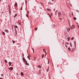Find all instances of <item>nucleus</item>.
Listing matches in <instances>:
<instances>
[{"label":"nucleus","instance_id":"nucleus-17","mask_svg":"<svg viewBox=\"0 0 79 79\" xmlns=\"http://www.w3.org/2000/svg\"><path fill=\"white\" fill-rule=\"evenodd\" d=\"M25 62L26 64V65H27V61H26V60H25Z\"/></svg>","mask_w":79,"mask_h":79},{"label":"nucleus","instance_id":"nucleus-6","mask_svg":"<svg viewBox=\"0 0 79 79\" xmlns=\"http://www.w3.org/2000/svg\"><path fill=\"white\" fill-rule=\"evenodd\" d=\"M17 15H18V14H16L14 16V18H16V17L17 16Z\"/></svg>","mask_w":79,"mask_h":79},{"label":"nucleus","instance_id":"nucleus-41","mask_svg":"<svg viewBox=\"0 0 79 79\" xmlns=\"http://www.w3.org/2000/svg\"><path fill=\"white\" fill-rule=\"evenodd\" d=\"M60 20H62V19H61V18H60Z\"/></svg>","mask_w":79,"mask_h":79},{"label":"nucleus","instance_id":"nucleus-35","mask_svg":"<svg viewBox=\"0 0 79 79\" xmlns=\"http://www.w3.org/2000/svg\"><path fill=\"white\" fill-rule=\"evenodd\" d=\"M21 10H23V8L22 7H21Z\"/></svg>","mask_w":79,"mask_h":79},{"label":"nucleus","instance_id":"nucleus-26","mask_svg":"<svg viewBox=\"0 0 79 79\" xmlns=\"http://www.w3.org/2000/svg\"><path fill=\"white\" fill-rule=\"evenodd\" d=\"M44 54H43L42 55V58H44Z\"/></svg>","mask_w":79,"mask_h":79},{"label":"nucleus","instance_id":"nucleus-16","mask_svg":"<svg viewBox=\"0 0 79 79\" xmlns=\"http://www.w3.org/2000/svg\"><path fill=\"white\" fill-rule=\"evenodd\" d=\"M12 42L13 44H15V41L13 40H12Z\"/></svg>","mask_w":79,"mask_h":79},{"label":"nucleus","instance_id":"nucleus-10","mask_svg":"<svg viewBox=\"0 0 79 79\" xmlns=\"http://www.w3.org/2000/svg\"><path fill=\"white\" fill-rule=\"evenodd\" d=\"M68 49L69 51H71V48H68Z\"/></svg>","mask_w":79,"mask_h":79},{"label":"nucleus","instance_id":"nucleus-33","mask_svg":"<svg viewBox=\"0 0 79 79\" xmlns=\"http://www.w3.org/2000/svg\"><path fill=\"white\" fill-rule=\"evenodd\" d=\"M65 46L67 48L68 47V46H67V45H65Z\"/></svg>","mask_w":79,"mask_h":79},{"label":"nucleus","instance_id":"nucleus-46","mask_svg":"<svg viewBox=\"0 0 79 79\" xmlns=\"http://www.w3.org/2000/svg\"><path fill=\"white\" fill-rule=\"evenodd\" d=\"M15 31H16V29H15Z\"/></svg>","mask_w":79,"mask_h":79},{"label":"nucleus","instance_id":"nucleus-37","mask_svg":"<svg viewBox=\"0 0 79 79\" xmlns=\"http://www.w3.org/2000/svg\"><path fill=\"white\" fill-rule=\"evenodd\" d=\"M52 26H55V25H52Z\"/></svg>","mask_w":79,"mask_h":79},{"label":"nucleus","instance_id":"nucleus-13","mask_svg":"<svg viewBox=\"0 0 79 79\" xmlns=\"http://www.w3.org/2000/svg\"><path fill=\"white\" fill-rule=\"evenodd\" d=\"M47 10H48V11H51V10L50 9L47 8Z\"/></svg>","mask_w":79,"mask_h":79},{"label":"nucleus","instance_id":"nucleus-25","mask_svg":"<svg viewBox=\"0 0 79 79\" xmlns=\"http://www.w3.org/2000/svg\"><path fill=\"white\" fill-rule=\"evenodd\" d=\"M74 20H76V17H74Z\"/></svg>","mask_w":79,"mask_h":79},{"label":"nucleus","instance_id":"nucleus-14","mask_svg":"<svg viewBox=\"0 0 79 79\" xmlns=\"http://www.w3.org/2000/svg\"><path fill=\"white\" fill-rule=\"evenodd\" d=\"M3 35H5V33L3 31H2V33Z\"/></svg>","mask_w":79,"mask_h":79},{"label":"nucleus","instance_id":"nucleus-9","mask_svg":"<svg viewBox=\"0 0 79 79\" xmlns=\"http://www.w3.org/2000/svg\"><path fill=\"white\" fill-rule=\"evenodd\" d=\"M5 32H8V30H5Z\"/></svg>","mask_w":79,"mask_h":79},{"label":"nucleus","instance_id":"nucleus-4","mask_svg":"<svg viewBox=\"0 0 79 79\" xmlns=\"http://www.w3.org/2000/svg\"><path fill=\"white\" fill-rule=\"evenodd\" d=\"M9 69H10L11 71H12V70H13V67H10V68H8Z\"/></svg>","mask_w":79,"mask_h":79},{"label":"nucleus","instance_id":"nucleus-2","mask_svg":"<svg viewBox=\"0 0 79 79\" xmlns=\"http://www.w3.org/2000/svg\"><path fill=\"white\" fill-rule=\"evenodd\" d=\"M66 29L68 32H69V31H70V28H69L67 27L66 28Z\"/></svg>","mask_w":79,"mask_h":79},{"label":"nucleus","instance_id":"nucleus-31","mask_svg":"<svg viewBox=\"0 0 79 79\" xmlns=\"http://www.w3.org/2000/svg\"><path fill=\"white\" fill-rule=\"evenodd\" d=\"M68 39L69 40V39H70V37L68 38Z\"/></svg>","mask_w":79,"mask_h":79},{"label":"nucleus","instance_id":"nucleus-42","mask_svg":"<svg viewBox=\"0 0 79 79\" xmlns=\"http://www.w3.org/2000/svg\"><path fill=\"white\" fill-rule=\"evenodd\" d=\"M3 79V78H0V79Z\"/></svg>","mask_w":79,"mask_h":79},{"label":"nucleus","instance_id":"nucleus-28","mask_svg":"<svg viewBox=\"0 0 79 79\" xmlns=\"http://www.w3.org/2000/svg\"><path fill=\"white\" fill-rule=\"evenodd\" d=\"M70 45L71 47H72V44H71V43L70 44Z\"/></svg>","mask_w":79,"mask_h":79},{"label":"nucleus","instance_id":"nucleus-12","mask_svg":"<svg viewBox=\"0 0 79 79\" xmlns=\"http://www.w3.org/2000/svg\"><path fill=\"white\" fill-rule=\"evenodd\" d=\"M5 62L6 63H8V61H7V60H5Z\"/></svg>","mask_w":79,"mask_h":79},{"label":"nucleus","instance_id":"nucleus-57","mask_svg":"<svg viewBox=\"0 0 79 79\" xmlns=\"http://www.w3.org/2000/svg\"><path fill=\"white\" fill-rule=\"evenodd\" d=\"M45 55H46V54H45Z\"/></svg>","mask_w":79,"mask_h":79},{"label":"nucleus","instance_id":"nucleus-27","mask_svg":"<svg viewBox=\"0 0 79 79\" xmlns=\"http://www.w3.org/2000/svg\"><path fill=\"white\" fill-rule=\"evenodd\" d=\"M48 15H49V16L50 18H51V16H50V15L48 14Z\"/></svg>","mask_w":79,"mask_h":79},{"label":"nucleus","instance_id":"nucleus-15","mask_svg":"<svg viewBox=\"0 0 79 79\" xmlns=\"http://www.w3.org/2000/svg\"><path fill=\"white\" fill-rule=\"evenodd\" d=\"M37 66L39 68H41V66H40L38 65Z\"/></svg>","mask_w":79,"mask_h":79},{"label":"nucleus","instance_id":"nucleus-54","mask_svg":"<svg viewBox=\"0 0 79 79\" xmlns=\"http://www.w3.org/2000/svg\"><path fill=\"white\" fill-rule=\"evenodd\" d=\"M12 29H13V28H12Z\"/></svg>","mask_w":79,"mask_h":79},{"label":"nucleus","instance_id":"nucleus-50","mask_svg":"<svg viewBox=\"0 0 79 79\" xmlns=\"http://www.w3.org/2000/svg\"><path fill=\"white\" fill-rule=\"evenodd\" d=\"M41 5H42V3H41Z\"/></svg>","mask_w":79,"mask_h":79},{"label":"nucleus","instance_id":"nucleus-20","mask_svg":"<svg viewBox=\"0 0 79 79\" xmlns=\"http://www.w3.org/2000/svg\"><path fill=\"white\" fill-rule=\"evenodd\" d=\"M65 44H66L67 45H69V43L68 42L66 43Z\"/></svg>","mask_w":79,"mask_h":79},{"label":"nucleus","instance_id":"nucleus-48","mask_svg":"<svg viewBox=\"0 0 79 79\" xmlns=\"http://www.w3.org/2000/svg\"><path fill=\"white\" fill-rule=\"evenodd\" d=\"M72 15H73V12H72Z\"/></svg>","mask_w":79,"mask_h":79},{"label":"nucleus","instance_id":"nucleus-51","mask_svg":"<svg viewBox=\"0 0 79 79\" xmlns=\"http://www.w3.org/2000/svg\"><path fill=\"white\" fill-rule=\"evenodd\" d=\"M69 40H68V41H69Z\"/></svg>","mask_w":79,"mask_h":79},{"label":"nucleus","instance_id":"nucleus-7","mask_svg":"<svg viewBox=\"0 0 79 79\" xmlns=\"http://www.w3.org/2000/svg\"><path fill=\"white\" fill-rule=\"evenodd\" d=\"M21 76H24V74H23V72H21Z\"/></svg>","mask_w":79,"mask_h":79},{"label":"nucleus","instance_id":"nucleus-19","mask_svg":"<svg viewBox=\"0 0 79 79\" xmlns=\"http://www.w3.org/2000/svg\"><path fill=\"white\" fill-rule=\"evenodd\" d=\"M17 3L16 2L15 4V6H17Z\"/></svg>","mask_w":79,"mask_h":79},{"label":"nucleus","instance_id":"nucleus-11","mask_svg":"<svg viewBox=\"0 0 79 79\" xmlns=\"http://www.w3.org/2000/svg\"><path fill=\"white\" fill-rule=\"evenodd\" d=\"M58 15L59 16H61V13L60 12H59L58 13Z\"/></svg>","mask_w":79,"mask_h":79},{"label":"nucleus","instance_id":"nucleus-34","mask_svg":"<svg viewBox=\"0 0 79 79\" xmlns=\"http://www.w3.org/2000/svg\"><path fill=\"white\" fill-rule=\"evenodd\" d=\"M51 16H52V15H53V14H52V13H51Z\"/></svg>","mask_w":79,"mask_h":79},{"label":"nucleus","instance_id":"nucleus-8","mask_svg":"<svg viewBox=\"0 0 79 79\" xmlns=\"http://www.w3.org/2000/svg\"><path fill=\"white\" fill-rule=\"evenodd\" d=\"M23 61H26V59H25L24 58V57L23 58Z\"/></svg>","mask_w":79,"mask_h":79},{"label":"nucleus","instance_id":"nucleus-56","mask_svg":"<svg viewBox=\"0 0 79 79\" xmlns=\"http://www.w3.org/2000/svg\"><path fill=\"white\" fill-rule=\"evenodd\" d=\"M23 56H24V55H23Z\"/></svg>","mask_w":79,"mask_h":79},{"label":"nucleus","instance_id":"nucleus-5","mask_svg":"<svg viewBox=\"0 0 79 79\" xmlns=\"http://www.w3.org/2000/svg\"><path fill=\"white\" fill-rule=\"evenodd\" d=\"M8 63H9V64L10 66H11V62H8Z\"/></svg>","mask_w":79,"mask_h":79},{"label":"nucleus","instance_id":"nucleus-18","mask_svg":"<svg viewBox=\"0 0 79 79\" xmlns=\"http://www.w3.org/2000/svg\"><path fill=\"white\" fill-rule=\"evenodd\" d=\"M29 60H30V57L29 56H27Z\"/></svg>","mask_w":79,"mask_h":79},{"label":"nucleus","instance_id":"nucleus-32","mask_svg":"<svg viewBox=\"0 0 79 79\" xmlns=\"http://www.w3.org/2000/svg\"><path fill=\"white\" fill-rule=\"evenodd\" d=\"M15 27H16V28H18V26H15Z\"/></svg>","mask_w":79,"mask_h":79},{"label":"nucleus","instance_id":"nucleus-21","mask_svg":"<svg viewBox=\"0 0 79 79\" xmlns=\"http://www.w3.org/2000/svg\"><path fill=\"white\" fill-rule=\"evenodd\" d=\"M43 51H44V52H45V53H46V52H46V51H45V49H43Z\"/></svg>","mask_w":79,"mask_h":79},{"label":"nucleus","instance_id":"nucleus-49","mask_svg":"<svg viewBox=\"0 0 79 79\" xmlns=\"http://www.w3.org/2000/svg\"><path fill=\"white\" fill-rule=\"evenodd\" d=\"M52 2H53V0H52Z\"/></svg>","mask_w":79,"mask_h":79},{"label":"nucleus","instance_id":"nucleus-45","mask_svg":"<svg viewBox=\"0 0 79 79\" xmlns=\"http://www.w3.org/2000/svg\"><path fill=\"white\" fill-rule=\"evenodd\" d=\"M57 11H56V12H57Z\"/></svg>","mask_w":79,"mask_h":79},{"label":"nucleus","instance_id":"nucleus-29","mask_svg":"<svg viewBox=\"0 0 79 79\" xmlns=\"http://www.w3.org/2000/svg\"><path fill=\"white\" fill-rule=\"evenodd\" d=\"M78 12V13H79V11L77 10H76Z\"/></svg>","mask_w":79,"mask_h":79},{"label":"nucleus","instance_id":"nucleus-1","mask_svg":"<svg viewBox=\"0 0 79 79\" xmlns=\"http://www.w3.org/2000/svg\"><path fill=\"white\" fill-rule=\"evenodd\" d=\"M62 18H64V16H65V13H64V12H63L62 14Z\"/></svg>","mask_w":79,"mask_h":79},{"label":"nucleus","instance_id":"nucleus-53","mask_svg":"<svg viewBox=\"0 0 79 79\" xmlns=\"http://www.w3.org/2000/svg\"><path fill=\"white\" fill-rule=\"evenodd\" d=\"M2 13H3V12H2Z\"/></svg>","mask_w":79,"mask_h":79},{"label":"nucleus","instance_id":"nucleus-36","mask_svg":"<svg viewBox=\"0 0 79 79\" xmlns=\"http://www.w3.org/2000/svg\"><path fill=\"white\" fill-rule=\"evenodd\" d=\"M48 69L47 70V72H48Z\"/></svg>","mask_w":79,"mask_h":79},{"label":"nucleus","instance_id":"nucleus-38","mask_svg":"<svg viewBox=\"0 0 79 79\" xmlns=\"http://www.w3.org/2000/svg\"><path fill=\"white\" fill-rule=\"evenodd\" d=\"M9 13L10 14H11V12L10 11H9Z\"/></svg>","mask_w":79,"mask_h":79},{"label":"nucleus","instance_id":"nucleus-3","mask_svg":"<svg viewBox=\"0 0 79 79\" xmlns=\"http://www.w3.org/2000/svg\"><path fill=\"white\" fill-rule=\"evenodd\" d=\"M74 27H75L74 26V25H73L72 26V27H71V29H74Z\"/></svg>","mask_w":79,"mask_h":79},{"label":"nucleus","instance_id":"nucleus-39","mask_svg":"<svg viewBox=\"0 0 79 79\" xmlns=\"http://www.w3.org/2000/svg\"><path fill=\"white\" fill-rule=\"evenodd\" d=\"M27 17H28V15H27Z\"/></svg>","mask_w":79,"mask_h":79},{"label":"nucleus","instance_id":"nucleus-44","mask_svg":"<svg viewBox=\"0 0 79 79\" xmlns=\"http://www.w3.org/2000/svg\"><path fill=\"white\" fill-rule=\"evenodd\" d=\"M1 76H3V74H2Z\"/></svg>","mask_w":79,"mask_h":79},{"label":"nucleus","instance_id":"nucleus-30","mask_svg":"<svg viewBox=\"0 0 79 79\" xmlns=\"http://www.w3.org/2000/svg\"><path fill=\"white\" fill-rule=\"evenodd\" d=\"M73 51H74V48H72Z\"/></svg>","mask_w":79,"mask_h":79},{"label":"nucleus","instance_id":"nucleus-43","mask_svg":"<svg viewBox=\"0 0 79 79\" xmlns=\"http://www.w3.org/2000/svg\"><path fill=\"white\" fill-rule=\"evenodd\" d=\"M27 65V66H29V64H28Z\"/></svg>","mask_w":79,"mask_h":79},{"label":"nucleus","instance_id":"nucleus-47","mask_svg":"<svg viewBox=\"0 0 79 79\" xmlns=\"http://www.w3.org/2000/svg\"><path fill=\"white\" fill-rule=\"evenodd\" d=\"M48 64H49V61H48Z\"/></svg>","mask_w":79,"mask_h":79},{"label":"nucleus","instance_id":"nucleus-40","mask_svg":"<svg viewBox=\"0 0 79 79\" xmlns=\"http://www.w3.org/2000/svg\"><path fill=\"white\" fill-rule=\"evenodd\" d=\"M32 50H33V52H34V49H33Z\"/></svg>","mask_w":79,"mask_h":79},{"label":"nucleus","instance_id":"nucleus-22","mask_svg":"<svg viewBox=\"0 0 79 79\" xmlns=\"http://www.w3.org/2000/svg\"><path fill=\"white\" fill-rule=\"evenodd\" d=\"M73 39H74V37H72V38L71 39V40H73Z\"/></svg>","mask_w":79,"mask_h":79},{"label":"nucleus","instance_id":"nucleus-55","mask_svg":"<svg viewBox=\"0 0 79 79\" xmlns=\"http://www.w3.org/2000/svg\"><path fill=\"white\" fill-rule=\"evenodd\" d=\"M75 48H76V46H75Z\"/></svg>","mask_w":79,"mask_h":79},{"label":"nucleus","instance_id":"nucleus-24","mask_svg":"<svg viewBox=\"0 0 79 79\" xmlns=\"http://www.w3.org/2000/svg\"><path fill=\"white\" fill-rule=\"evenodd\" d=\"M74 44H75V46H76V42H74Z\"/></svg>","mask_w":79,"mask_h":79},{"label":"nucleus","instance_id":"nucleus-23","mask_svg":"<svg viewBox=\"0 0 79 79\" xmlns=\"http://www.w3.org/2000/svg\"><path fill=\"white\" fill-rule=\"evenodd\" d=\"M37 27H36L35 28V31H37Z\"/></svg>","mask_w":79,"mask_h":79},{"label":"nucleus","instance_id":"nucleus-52","mask_svg":"<svg viewBox=\"0 0 79 79\" xmlns=\"http://www.w3.org/2000/svg\"><path fill=\"white\" fill-rule=\"evenodd\" d=\"M1 0H0V2H1Z\"/></svg>","mask_w":79,"mask_h":79}]
</instances>
